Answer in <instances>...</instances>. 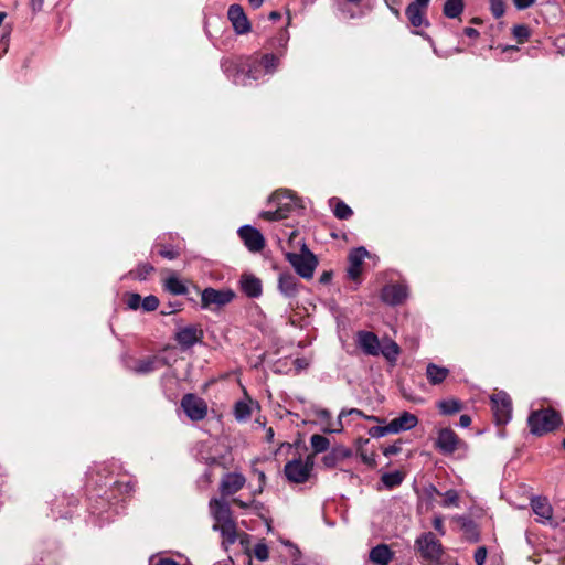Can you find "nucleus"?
I'll use <instances>...</instances> for the list:
<instances>
[{
  "label": "nucleus",
  "mask_w": 565,
  "mask_h": 565,
  "mask_svg": "<svg viewBox=\"0 0 565 565\" xmlns=\"http://www.w3.org/2000/svg\"><path fill=\"white\" fill-rule=\"evenodd\" d=\"M164 289L172 295L181 296L188 292L186 286L174 275L164 280Z\"/></svg>",
  "instance_id": "obj_30"
},
{
  "label": "nucleus",
  "mask_w": 565,
  "mask_h": 565,
  "mask_svg": "<svg viewBox=\"0 0 565 565\" xmlns=\"http://www.w3.org/2000/svg\"><path fill=\"white\" fill-rule=\"evenodd\" d=\"M513 35L519 43H523L530 38L531 31L526 25L520 24L513 28Z\"/></svg>",
  "instance_id": "obj_41"
},
{
  "label": "nucleus",
  "mask_w": 565,
  "mask_h": 565,
  "mask_svg": "<svg viewBox=\"0 0 565 565\" xmlns=\"http://www.w3.org/2000/svg\"><path fill=\"white\" fill-rule=\"evenodd\" d=\"M295 365L298 370L306 369L308 366V361L306 359H296Z\"/></svg>",
  "instance_id": "obj_58"
},
{
  "label": "nucleus",
  "mask_w": 565,
  "mask_h": 565,
  "mask_svg": "<svg viewBox=\"0 0 565 565\" xmlns=\"http://www.w3.org/2000/svg\"><path fill=\"white\" fill-rule=\"evenodd\" d=\"M159 255L167 259H174L178 256V252L173 248H161L159 249Z\"/></svg>",
  "instance_id": "obj_49"
},
{
  "label": "nucleus",
  "mask_w": 565,
  "mask_h": 565,
  "mask_svg": "<svg viewBox=\"0 0 565 565\" xmlns=\"http://www.w3.org/2000/svg\"><path fill=\"white\" fill-rule=\"evenodd\" d=\"M227 17L237 34H246L250 31V23L239 4H232L227 10Z\"/></svg>",
  "instance_id": "obj_18"
},
{
  "label": "nucleus",
  "mask_w": 565,
  "mask_h": 565,
  "mask_svg": "<svg viewBox=\"0 0 565 565\" xmlns=\"http://www.w3.org/2000/svg\"><path fill=\"white\" fill-rule=\"evenodd\" d=\"M159 306V299L156 296H147L143 299H141V308L143 311H153Z\"/></svg>",
  "instance_id": "obj_42"
},
{
  "label": "nucleus",
  "mask_w": 565,
  "mask_h": 565,
  "mask_svg": "<svg viewBox=\"0 0 565 565\" xmlns=\"http://www.w3.org/2000/svg\"><path fill=\"white\" fill-rule=\"evenodd\" d=\"M279 56L274 53L253 54L222 62V70L233 84L248 86L253 82L273 76L279 67Z\"/></svg>",
  "instance_id": "obj_1"
},
{
  "label": "nucleus",
  "mask_w": 565,
  "mask_h": 565,
  "mask_svg": "<svg viewBox=\"0 0 565 565\" xmlns=\"http://www.w3.org/2000/svg\"><path fill=\"white\" fill-rule=\"evenodd\" d=\"M433 525H434V529L440 535H445V527H444V523H443V518L441 516H435L434 521H433Z\"/></svg>",
  "instance_id": "obj_51"
},
{
  "label": "nucleus",
  "mask_w": 565,
  "mask_h": 565,
  "mask_svg": "<svg viewBox=\"0 0 565 565\" xmlns=\"http://www.w3.org/2000/svg\"><path fill=\"white\" fill-rule=\"evenodd\" d=\"M429 1L430 0H414L413 2H411L407 6V8L405 10V14H406L409 23L414 28L429 25L428 20L425 18V13H426L427 7L429 4Z\"/></svg>",
  "instance_id": "obj_12"
},
{
  "label": "nucleus",
  "mask_w": 565,
  "mask_h": 565,
  "mask_svg": "<svg viewBox=\"0 0 565 565\" xmlns=\"http://www.w3.org/2000/svg\"><path fill=\"white\" fill-rule=\"evenodd\" d=\"M151 563L152 565H180L179 563H177L175 561L171 559V558H159L156 563H153V558H151Z\"/></svg>",
  "instance_id": "obj_53"
},
{
  "label": "nucleus",
  "mask_w": 565,
  "mask_h": 565,
  "mask_svg": "<svg viewBox=\"0 0 565 565\" xmlns=\"http://www.w3.org/2000/svg\"><path fill=\"white\" fill-rule=\"evenodd\" d=\"M490 9L494 18H501L504 14L505 6L502 0H490Z\"/></svg>",
  "instance_id": "obj_44"
},
{
  "label": "nucleus",
  "mask_w": 565,
  "mask_h": 565,
  "mask_svg": "<svg viewBox=\"0 0 565 565\" xmlns=\"http://www.w3.org/2000/svg\"><path fill=\"white\" fill-rule=\"evenodd\" d=\"M527 423L531 433L540 436L557 428L561 425V416L556 411L545 408L532 412Z\"/></svg>",
  "instance_id": "obj_5"
},
{
  "label": "nucleus",
  "mask_w": 565,
  "mask_h": 565,
  "mask_svg": "<svg viewBox=\"0 0 565 565\" xmlns=\"http://www.w3.org/2000/svg\"><path fill=\"white\" fill-rule=\"evenodd\" d=\"M289 39V32L286 29H280L267 40L266 47L270 51L269 53L278 55L280 61L286 54Z\"/></svg>",
  "instance_id": "obj_23"
},
{
  "label": "nucleus",
  "mask_w": 565,
  "mask_h": 565,
  "mask_svg": "<svg viewBox=\"0 0 565 565\" xmlns=\"http://www.w3.org/2000/svg\"><path fill=\"white\" fill-rule=\"evenodd\" d=\"M401 449H402L401 443H395V444L390 445L386 448H384L383 454H384V456L390 457V456L398 454L401 451Z\"/></svg>",
  "instance_id": "obj_48"
},
{
  "label": "nucleus",
  "mask_w": 565,
  "mask_h": 565,
  "mask_svg": "<svg viewBox=\"0 0 565 565\" xmlns=\"http://www.w3.org/2000/svg\"><path fill=\"white\" fill-rule=\"evenodd\" d=\"M298 278L290 271H282L278 277V290L286 298H295L299 292Z\"/></svg>",
  "instance_id": "obj_20"
},
{
  "label": "nucleus",
  "mask_w": 565,
  "mask_h": 565,
  "mask_svg": "<svg viewBox=\"0 0 565 565\" xmlns=\"http://www.w3.org/2000/svg\"><path fill=\"white\" fill-rule=\"evenodd\" d=\"M202 338V331L195 326L180 328L175 333V341L183 349H190Z\"/></svg>",
  "instance_id": "obj_21"
},
{
  "label": "nucleus",
  "mask_w": 565,
  "mask_h": 565,
  "mask_svg": "<svg viewBox=\"0 0 565 565\" xmlns=\"http://www.w3.org/2000/svg\"><path fill=\"white\" fill-rule=\"evenodd\" d=\"M44 0H31L33 11H40L43 7Z\"/></svg>",
  "instance_id": "obj_59"
},
{
  "label": "nucleus",
  "mask_w": 565,
  "mask_h": 565,
  "mask_svg": "<svg viewBox=\"0 0 565 565\" xmlns=\"http://www.w3.org/2000/svg\"><path fill=\"white\" fill-rule=\"evenodd\" d=\"M238 235L250 252H259L265 246V239L262 233L250 225L239 227Z\"/></svg>",
  "instance_id": "obj_15"
},
{
  "label": "nucleus",
  "mask_w": 565,
  "mask_h": 565,
  "mask_svg": "<svg viewBox=\"0 0 565 565\" xmlns=\"http://www.w3.org/2000/svg\"><path fill=\"white\" fill-rule=\"evenodd\" d=\"M141 296L139 294H129L127 296V306L129 309L137 310L141 307Z\"/></svg>",
  "instance_id": "obj_45"
},
{
  "label": "nucleus",
  "mask_w": 565,
  "mask_h": 565,
  "mask_svg": "<svg viewBox=\"0 0 565 565\" xmlns=\"http://www.w3.org/2000/svg\"><path fill=\"white\" fill-rule=\"evenodd\" d=\"M492 411L495 423L504 425L511 419L512 405L509 395L504 392L494 393L491 396Z\"/></svg>",
  "instance_id": "obj_11"
},
{
  "label": "nucleus",
  "mask_w": 565,
  "mask_h": 565,
  "mask_svg": "<svg viewBox=\"0 0 565 565\" xmlns=\"http://www.w3.org/2000/svg\"><path fill=\"white\" fill-rule=\"evenodd\" d=\"M513 2L518 9L523 10L531 7L535 0H513Z\"/></svg>",
  "instance_id": "obj_52"
},
{
  "label": "nucleus",
  "mask_w": 565,
  "mask_h": 565,
  "mask_svg": "<svg viewBox=\"0 0 565 565\" xmlns=\"http://www.w3.org/2000/svg\"><path fill=\"white\" fill-rule=\"evenodd\" d=\"M393 552L386 544L374 546L369 554L370 561L376 565H387L393 559Z\"/></svg>",
  "instance_id": "obj_27"
},
{
  "label": "nucleus",
  "mask_w": 565,
  "mask_h": 565,
  "mask_svg": "<svg viewBox=\"0 0 565 565\" xmlns=\"http://www.w3.org/2000/svg\"><path fill=\"white\" fill-rule=\"evenodd\" d=\"M347 416V409H342L338 416V420L333 424L334 431L341 433L343 430V422L342 419Z\"/></svg>",
  "instance_id": "obj_50"
},
{
  "label": "nucleus",
  "mask_w": 565,
  "mask_h": 565,
  "mask_svg": "<svg viewBox=\"0 0 565 565\" xmlns=\"http://www.w3.org/2000/svg\"><path fill=\"white\" fill-rule=\"evenodd\" d=\"M317 416L319 417V419L323 420V422H329L330 418H331V414L328 409H319L317 412Z\"/></svg>",
  "instance_id": "obj_54"
},
{
  "label": "nucleus",
  "mask_w": 565,
  "mask_h": 565,
  "mask_svg": "<svg viewBox=\"0 0 565 565\" xmlns=\"http://www.w3.org/2000/svg\"><path fill=\"white\" fill-rule=\"evenodd\" d=\"M388 434H394L393 429L391 428V423H388L386 426H373L369 429V435L372 438H382Z\"/></svg>",
  "instance_id": "obj_40"
},
{
  "label": "nucleus",
  "mask_w": 565,
  "mask_h": 565,
  "mask_svg": "<svg viewBox=\"0 0 565 565\" xmlns=\"http://www.w3.org/2000/svg\"><path fill=\"white\" fill-rule=\"evenodd\" d=\"M450 371L445 366H439L435 363H428L426 366V377L431 385H438L443 383Z\"/></svg>",
  "instance_id": "obj_28"
},
{
  "label": "nucleus",
  "mask_w": 565,
  "mask_h": 565,
  "mask_svg": "<svg viewBox=\"0 0 565 565\" xmlns=\"http://www.w3.org/2000/svg\"><path fill=\"white\" fill-rule=\"evenodd\" d=\"M312 466L313 461L310 456L306 460L292 459L285 465L284 472L290 482L303 483L309 479Z\"/></svg>",
  "instance_id": "obj_9"
},
{
  "label": "nucleus",
  "mask_w": 565,
  "mask_h": 565,
  "mask_svg": "<svg viewBox=\"0 0 565 565\" xmlns=\"http://www.w3.org/2000/svg\"><path fill=\"white\" fill-rule=\"evenodd\" d=\"M434 491L444 497V501L441 502V505L444 508H450V507H459V494L456 490L450 489L446 491L445 493H440L436 488H434Z\"/></svg>",
  "instance_id": "obj_37"
},
{
  "label": "nucleus",
  "mask_w": 565,
  "mask_h": 565,
  "mask_svg": "<svg viewBox=\"0 0 565 565\" xmlns=\"http://www.w3.org/2000/svg\"><path fill=\"white\" fill-rule=\"evenodd\" d=\"M407 296L408 289L404 284L386 285L381 292L382 301L390 306L401 305L406 300Z\"/></svg>",
  "instance_id": "obj_17"
},
{
  "label": "nucleus",
  "mask_w": 565,
  "mask_h": 565,
  "mask_svg": "<svg viewBox=\"0 0 565 565\" xmlns=\"http://www.w3.org/2000/svg\"><path fill=\"white\" fill-rule=\"evenodd\" d=\"M181 407L193 422L202 420L207 414V404L194 394H185L181 399Z\"/></svg>",
  "instance_id": "obj_10"
},
{
  "label": "nucleus",
  "mask_w": 565,
  "mask_h": 565,
  "mask_svg": "<svg viewBox=\"0 0 565 565\" xmlns=\"http://www.w3.org/2000/svg\"><path fill=\"white\" fill-rule=\"evenodd\" d=\"M390 423L393 433L398 434L414 428L418 424V418L412 413L403 412L397 418H394Z\"/></svg>",
  "instance_id": "obj_26"
},
{
  "label": "nucleus",
  "mask_w": 565,
  "mask_h": 565,
  "mask_svg": "<svg viewBox=\"0 0 565 565\" xmlns=\"http://www.w3.org/2000/svg\"><path fill=\"white\" fill-rule=\"evenodd\" d=\"M381 480L386 488L393 489L403 482V475L399 471L386 472Z\"/></svg>",
  "instance_id": "obj_38"
},
{
  "label": "nucleus",
  "mask_w": 565,
  "mask_h": 565,
  "mask_svg": "<svg viewBox=\"0 0 565 565\" xmlns=\"http://www.w3.org/2000/svg\"><path fill=\"white\" fill-rule=\"evenodd\" d=\"M471 424V418L469 415H461L460 418H459V425L463 428H467L469 427Z\"/></svg>",
  "instance_id": "obj_55"
},
{
  "label": "nucleus",
  "mask_w": 565,
  "mask_h": 565,
  "mask_svg": "<svg viewBox=\"0 0 565 565\" xmlns=\"http://www.w3.org/2000/svg\"><path fill=\"white\" fill-rule=\"evenodd\" d=\"M473 558L477 565H483L487 559V548L484 546L478 547L475 552Z\"/></svg>",
  "instance_id": "obj_46"
},
{
  "label": "nucleus",
  "mask_w": 565,
  "mask_h": 565,
  "mask_svg": "<svg viewBox=\"0 0 565 565\" xmlns=\"http://www.w3.org/2000/svg\"><path fill=\"white\" fill-rule=\"evenodd\" d=\"M347 415H355V416H359V417H362L364 418L365 414L358 409V408H351V409H347Z\"/></svg>",
  "instance_id": "obj_61"
},
{
  "label": "nucleus",
  "mask_w": 565,
  "mask_h": 565,
  "mask_svg": "<svg viewBox=\"0 0 565 565\" xmlns=\"http://www.w3.org/2000/svg\"><path fill=\"white\" fill-rule=\"evenodd\" d=\"M415 547L426 565H440L443 546L434 533L427 532L418 536Z\"/></svg>",
  "instance_id": "obj_6"
},
{
  "label": "nucleus",
  "mask_w": 565,
  "mask_h": 565,
  "mask_svg": "<svg viewBox=\"0 0 565 565\" xmlns=\"http://www.w3.org/2000/svg\"><path fill=\"white\" fill-rule=\"evenodd\" d=\"M459 521L461 522L462 527L467 529L468 531L475 529L473 523L467 518H459Z\"/></svg>",
  "instance_id": "obj_57"
},
{
  "label": "nucleus",
  "mask_w": 565,
  "mask_h": 565,
  "mask_svg": "<svg viewBox=\"0 0 565 565\" xmlns=\"http://www.w3.org/2000/svg\"><path fill=\"white\" fill-rule=\"evenodd\" d=\"M463 1L462 0H447L444 4L443 12L449 19H456L460 17L463 11Z\"/></svg>",
  "instance_id": "obj_33"
},
{
  "label": "nucleus",
  "mask_w": 565,
  "mask_h": 565,
  "mask_svg": "<svg viewBox=\"0 0 565 565\" xmlns=\"http://www.w3.org/2000/svg\"><path fill=\"white\" fill-rule=\"evenodd\" d=\"M322 431L326 433V434H332V433H335L334 431V427H333V424L329 422H327V425L323 426L322 428Z\"/></svg>",
  "instance_id": "obj_62"
},
{
  "label": "nucleus",
  "mask_w": 565,
  "mask_h": 565,
  "mask_svg": "<svg viewBox=\"0 0 565 565\" xmlns=\"http://www.w3.org/2000/svg\"><path fill=\"white\" fill-rule=\"evenodd\" d=\"M235 292L230 288L215 289L207 287L201 291V308L210 311H218L235 298Z\"/></svg>",
  "instance_id": "obj_8"
},
{
  "label": "nucleus",
  "mask_w": 565,
  "mask_h": 565,
  "mask_svg": "<svg viewBox=\"0 0 565 565\" xmlns=\"http://www.w3.org/2000/svg\"><path fill=\"white\" fill-rule=\"evenodd\" d=\"M531 508L537 518V521L543 524H553V508L546 498L534 497L531 499Z\"/></svg>",
  "instance_id": "obj_19"
},
{
  "label": "nucleus",
  "mask_w": 565,
  "mask_h": 565,
  "mask_svg": "<svg viewBox=\"0 0 565 565\" xmlns=\"http://www.w3.org/2000/svg\"><path fill=\"white\" fill-rule=\"evenodd\" d=\"M371 255L365 247L353 248L349 256L348 277L354 281H358L362 274V264L365 258H370Z\"/></svg>",
  "instance_id": "obj_13"
},
{
  "label": "nucleus",
  "mask_w": 565,
  "mask_h": 565,
  "mask_svg": "<svg viewBox=\"0 0 565 565\" xmlns=\"http://www.w3.org/2000/svg\"><path fill=\"white\" fill-rule=\"evenodd\" d=\"M151 271H153V267L150 264H140L135 270L129 273V276L141 281L146 280Z\"/></svg>",
  "instance_id": "obj_39"
},
{
  "label": "nucleus",
  "mask_w": 565,
  "mask_h": 565,
  "mask_svg": "<svg viewBox=\"0 0 565 565\" xmlns=\"http://www.w3.org/2000/svg\"><path fill=\"white\" fill-rule=\"evenodd\" d=\"M166 365V359L159 355H151L145 359L136 360L128 365L129 370L136 374L146 375L154 372Z\"/></svg>",
  "instance_id": "obj_16"
},
{
  "label": "nucleus",
  "mask_w": 565,
  "mask_h": 565,
  "mask_svg": "<svg viewBox=\"0 0 565 565\" xmlns=\"http://www.w3.org/2000/svg\"><path fill=\"white\" fill-rule=\"evenodd\" d=\"M269 203L274 204V211H264L260 217L267 221H279L288 216L289 212L298 205V199L291 191L279 190L269 198Z\"/></svg>",
  "instance_id": "obj_4"
},
{
  "label": "nucleus",
  "mask_w": 565,
  "mask_h": 565,
  "mask_svg": "<svg viewBox=\"0 0 565 565\" xmlns=\"http://www.w3.org/2000/svg\"><path fill=\"white\" fill-rule=\"evenodd\" d=\"M364 418L369 422H373V423H377V424H382L383 423V419H381L380 417L377 416H374V415H366L364 416Z\"/></svg>",
  "instance_id": "obj_63"
},
{
  "label": "nucleus",
  "mask_w": 565,
  "mask_h": 565,
  "mask_svg": "<svg viewBox=\"0 0 565 565\" xmlns=\"http://www.w3.org/2000/svg\"><path fill=\"white\" fill-rule=\"evenodd\" d=\"M332 278V273L331 271H324L322 273V275L320 276L319 278V281L323 285L328 284Z\"/></svg>",
  "instance_id": "obj_56"
},
{
  "label": "nucleus",
  "mask_w": 565,
  "mask_h": 565,
  "mask_svg": "<svg viewBox=\"0 0 565 565\" xmlns=\"http://www.w3.org/2000/svg\"><path fill=\"white\" fill-rule=\"evenodd\" d=\"M213 531L220 532L223 537V544H233L237 540L235 521H230L221 524H213Z\"/></svg>",
  "instance_id": "obj_29"
},
{
  "label": "nucleus",
  "mask_w": 565,
  "mask_h": 565,
  "mask_svg": "<svg viewBox=\"0 0 565 565\" xmlns=\"http://www.w3.org/2000/svg\"><path fill=\"white\" fill-rule=\"evenodd\" d=\"M89 481L100 489L109 486L111 493L115 491L128 493L132 490V484L129 481L115 480L114 477L110 476L108 466L105 463L98 465L96 470L89 472ZM104 494L106 495V500L115 498V494H108L107 491H105Z\"/></svg>",
  "instance_id": "obj_3"
},
{
  "label": "nucleus",
  "mask_w": 565,
  "mask_h": 565,
  "mask_svg": "<svg viewBox=\"0 0 565 565\" xmlns=\"http://www.w3.org/2000/svg\"><path fill=\"white\" fill-rule=\"evenodd\" d=\"M310 445L315 454H320L328 450L330 441L327 437L315 434L310 437Z\"/></svg>",
  "instance_id": "obj_35"
},
{
  "label": "nucleus",
  "mask_w": 565,
  "mask_h": 565,
  "mask_svg": "<svg viewBox=\"0 0 565 565\" xmlns=\"http://www.w3.org/2000/svg\"><path fill=\"white\" fill-rule=\"evenodd\" d=\"M329 203H330V206L333 210L334 215L339 220H347L353 213L349 205H347L343 201H341V200H339L337 198L330 199Z\"/></svg>",
  "instance_id": "obj_31"
},
{
  "label": "nucleus",
  "mask_w": 565,
  "mask_h": 565,
  "mask_svg": "<svg viewBox=\"0 0 565 565\" xmlns=\"http://www.w3.org/2000/svg\"><path fill=\"white\" fill-rule=\"evenodd\" d=\"M246 482L241 473H227L221 482V492L223 495H231L239 491Z\"/></svg>",
  "instance_id": "obj_24"
},
{
  "label": "nucleus",
  "mask_w": 565,
  "mask_h": 565,
  "mask_svg": "<svg viewBox=\"0 0 565 565\" xmlns=\"http://www.w3.org/2000/svg\"><path fill=\"white\" fill-rule=\"evenodd\" d=\"M241 288L243 292L249 298H258L262 295V281L250 274H244L241 277Z\"/></svg>",
  "instance_id": "obj_25"
},
{
  "label": "nucleus",
  "mask_w": 565,
  "mask_h": 565,
  "mask_svg": "<svg viewBox=\"0 0 565 565\" xmlns=\"http://www.w3.org/2000/svg\"><path fill=\"white\" fill-rule=\"evenodd\" d=\"M461 444V440L458 438V436L452 429L441 428L438 431L436 447L444 455L454 454L460 447Z\"/></svg>",
  "instance_id": "obj_14"
},
{
  "label": "nucleus",
  "mask_w": 565,
  "mask_h": 565,
  "mask_svg": "<svg viewBox=\"0 0 565 565\" xmlns=\"http://www.w3.org/2000/svg\"><path fill=\"white\" fill-rule=\"evenodd\" d=\"M254 556L258 559V561H266L268 559L269 557V551H268V547L265 543H257L255 546H254Z\"/></svg>",
  "instance_id": "obj_43"
},
{
  "label": "nucleus",
  "mask_w": 565,
  "mask_h": 565,
  "mask_svg": "<svg viewBox=\"0 0 565 565\" xmlns=\"http://www.w3.org/2000/svg\"><path fill=\"white\" fill-rule=\"evenodd\" d=\"M360 458L363 463L367 465L371 468L376 466V460H375L374 454H367L365 451H360Z\"/></svg>",
  "instance_id": "obj_47"
},
{
  "label": "nucleus",
  "mask_w": 565,
  "mask_h": 565,
  "mask_svg": "<svg viewBox=\"0 0 565 565\" xmlns=\"http://www.w3.org/2000/svg\"><path fill=\"white\" fill-rule=\"evenodd\" d=\"M248 2L253 8L258 9L263 4L264 0H248Z\"/></svg>",
  "instance_id": "obj_64"
},
{
  "label": "nucleus",
  "mask_w": 565,
  "mask_h": 565,
  "mask_svg": "<svg viewBox=\"0 0 565 565\" xmlns=\"http://www.w3.org/2000/svg\"><path fill=\"white\" fill-rule=\"evenodd\" d=\"M339 456H341V457H349L350 456V450H348L345 448L333 449L332 452L326 455L322 458V461H323L326 467L331 468V467H334L337 465Z\"/></svg>",
  "instance_id": "obj_36"
},
{
  "label": "nucleus",
  "mask_w": 565,
  "mask_h": 565,
  "mask_svg": "<svg viewBox=\"0 0 565 565\" xmlns=\"http://www.w3.org/2000/svg\"><path fill=\"white\" fill-rule=\"evenodd\" d=\"M252 415V402L250 401H238L235 404V417L237 420L243 422Z\"/></svg>",
  "instance_id": "obj_34"
},
{
  "label": "nucleus",
  "mask_w": 565,
  "mask_h": 565,
  "mask_svg": "<svg viewBox=\"0 0 565 565\" xmlns=\"http://www.w3.org/2000/svg\"><path fill=\"white\" fill-rule=\"evenodd\" d=\"M210 512L215 521L214 524L233 521L230 504L224 499H212L210 501Z\"/></svg>",
  "instance_id": "obj_22"
},
{
  "label": "nucleus",
  "mask_w": 565,
  "mask_h": 565,
  "mask_svg": "<svg viewBox=\"0 0 565 565\" xmlns=\"http://www.w3.org/2000/svg\"><path fill=\"white\" fill-rule=\"evenodd\" d=\"M437 407L443 415H452L462 409V404L459 399L449 398L439 401Z\"/></svg>",
  "instance_id": "obj_32"
},
{
  "label": "nucleus",
  "mask_w": 565,
  "mask_h": 565,
  "mask_svg": "<svg viewBox=\"0 0 565 565\" xmlns=\"http://www.w3.org/2000/svg\"><path fill=\"white\" fill-rule=\"evenodd\" d=\"M355 344L356 347L369 356H379L380 354L383 358L394 365L397 362V359L401 354V348L398 344L388 337L383 338L382 340L371 331L360 330L355 333Z\"/></svg>",
  "instance_id": "obj_2"
},
{
  "label": "nucleus",
  "mask_w": 565,
  "mask_h": 565,
  "mask_svg": "<svg viewBox=\"0 0 565 565\" xmlns=\"http://www.w3.org/2000/svg\"><path fill=\"white\" fill-rule=\"evenodd\" d=\"M463 32L469 38H477V36H479V32L476 29H473V28H466Z\"/></svg>",
  "instance_id": "obj_60"
},
{
  "label": "nucleus",
  "mask_w": 565,
  "mask_h": 565,
  "mask_svg": "<svg viewBox=\"0 0 565 565\" xmlns=\"http://www.w3.org/2000/svg\"><path fill=\"white\" fill-rule=\"evenodd\" d=\"M286 259L301 278L311 279L313 277L318 259L306 244H302L300 253H286Z\"/></svg>",
  "instance_id": "obj_7"
}]
</instances>
